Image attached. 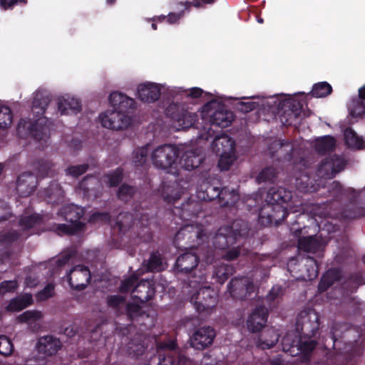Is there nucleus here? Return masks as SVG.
Returning a JSON list of instances; mask_svg holds the SVG:
<instances>
[{"instance_id":"57","label":"nucleus","mask_w":365,"mask_h":365,"mask_svg":"<svg viewBox=\"0 0 365 365\" xmlns=\"http://www.w3.org/2000/svg\"><path fill=\"white\" fill-rule=\"evenodd\" d=\"M43 314L38 310H27L18 316L17 319L21 323H33L41 319Z\"/></svg>"},{"instance_id":"12","label":"nucleus","mask_w":365,"mask_h":365,"mask_svg":"<svg viewBox=\"0 0 365 365\" xmlns=\"http://www.w3.org/2000/svg\"><path fill=\"white\" fill-rule=\"evenodd\" d=\"M205 232L202 227L192 224H186L182 226L176 232L173 238V244L175 247H180V241L185 240V245L194 246L191 243L199 245L204 241Z\"/></svg>"},{"instance_id":"9","label":"nucleus","mask_w":365,"mask_h":365,"mask_svg":"<svg viewBox=\"0 0 365 365\" xmlns=\"http://www.w3.org/2000/svg\"><path fill=\"white\" fill-rule=\"evenodd\" d=\"M165 115L176 123L178 130L192 127L197 120V115L190 113L180 103H170L165 109Z\"/></svg>"},{"instance_id":"15","label":"nucleus","mask_w":365,"mask_h":365,"mask_svg":"<svg viewBox=\"0 0 365 365\" xmlns=\"http://www.w3.org/2000/svg\"><path fill=\"white\" fill-rule=\"evenodd\" d=\"M227 289L234 299L245 300L254 293L255 287L247 277H235L228 284Z\"/></svg>"},{"instance_id":"28","label":"nucleus","mask_w":365,"mask_h":365,"mask_svg":"<svg viewBox=\"0 0 365 365\" xmlns=\"http://www.w3.org/2000/svg\"><path fill=\"white\" fill-rule=\"evenodd\" d=\"M158 191L164 201L169 204L175 205L181 196V189L175 180L173 182L163 181Z\"/></svg>"},{"instance_id":"2","label":"nucleus","mask_w":365,"mask_h":365,"mask_svg":"<svg viewBox=\"0 0 365 365\" xmlns=\"http://www.w3.org/2000/svg\"><path fill=\"white\" fill-rule=\"evenodd\" d=\"M150 217L147 210L140 207L134 210V213H120L115 222V227L123 235L136 233V237L140 241L149 242L153 235L150 227Z\"/></svg>"},{"instance_id":"34","label":"nucleus","mask_w":365,"mask_h":365,"mask_svg":"<svg viewBox=\"0 0 365 365\" xmlns=\"http://www.w3.org/2000/svg\"><path fill=\"white\" fill-rule=\"evenodd\" d=\"M212 149L215 153H232L235 149V143L228 135L222 134L215 137Z\"/></svg>"},{"instance_id":"55","label":"nucleus","mask_w":365,"mask_h":365,"mask_svg":"<svg viewBox=\"0 0 365 365\" xmlns=\"http://www.w3.org/2000/svg\"><path fill=\"white\" fill-rule=\"evenodd\" d=\"M110 187L118 186L123 179V169L120 167L105 175Z\"/></svg>"},{"instance_id":"48","label":"nucleus","mask_w":365,"mask_h":365,"mask_svg":"<svg viewBox=\"0 0 365 365\" xmlns=\"http://www.w3.org/2000/svg\"><path fill=\"white\" fill-rule=\"evenodd\" d=\"M234 272L235 268L232 265L222 264L215 267L213 275L218 283L223 284Z\"/></svg>"},{"instance_id":"7","label":"nucleus","mask_w":365,"mask_h":365,"mask_svg":"<svg viewBox=\"0 0 365 365\" xmlns=\"http://www.w3.org/2000/svg\"><path fill=\"white\" fill-rule=\"evenodd\" d=\"M279 118L282 123L286 126L296 125L302 119L303 104L292 98L284 99L279 102Z\"/></svg>"},{"instance_id":"50","label":"nucleus","mask_w":365,"mask_h":365,"mask_svg":"<svg viewBox=\"0 0 365 365\" xmlns=\"http://www.w3.org/2000/svg\"><path fill=\"white\" fill-rule=\"evenodd\" d=\"M42 222V217L37 214H32L27 216H22L19 222V225L24 231L29 230L38 226Z\"/></svg>"},{"instance_id":"49","label":"nucleus","mask_w":365,"mask_h":365,"mask_svg":"<svg viewBox=\"0 0 365 365\" xmlns=\"http://www.w3.org/2000/svg\"><path fill=\"white\" fill-rule=\"evenodd\" d=\"M226 227L230 230V232L232 235H235L236 240L238 237H244L249 232L248 224L241 219L235 220L231 225H226Z\"/></svg>"},{"instance_id":"37","label":"nucleus","mask_w":365,"mask_h":365,"mask_svg":"<svg viewBox=\"0 0 365 365\" xmlns=\"http://www.w3.org/2000/svg\"><path fill=\"white\" fill-rule=\"evenodd\" d=\"M233 120V113L227 110H216L210 116V124L220 128L230 126Z\"/></svg>"},{"instance_id":"6","label":"nucleus","mask_w":365,"mask_h":365,"mask_svg":"<svg viewBox=\"0 0 365 365\" xmlns=\"http://www.w3.org/2000/svg\"><path fill=\"white\" fill-rule=\"evenodd\" d=\"M179 150L175 145L164 144L157 147L152 153L151 160L153 165L162 170L173 168L177 164Z\"/></svg>"},{"instance_id":"58","label":"nucleus","mask_w":365,"mask_h":365,"mask_svg":"<svg viewBox=\"0 0 365 365\" xmlns=\"http://www.w3.org/2000/svg\"><path fill=\"white\" fill-rule=\"evenodd\" d=\"M126 299L125 297L115 294L109 295L107 297L106 302L108 307L114 309L118 314H120L119 311L123 307H125Z\"/></svg>"},{"instance_id":"35","label":"nucleus","mask_w":365,"mask_h":365,"mask_svg":"<svg viewBox=\"0 0 365 365\" xmlns=\"http://www.w3.org/2000/svg\"><path fill=\"white\" fill-rule=\"evenodd\" d=\"M41 195L48 203L56 205L63 200L64 190L57 181L53 180L46 188L43 189Z\"/></svg>"},{"instance_id":"36","label":"nucleus","mask_w":365,"mask_h":365,"mask_svg":"<svg viewBox=\"0 0 365 365\" xmlns=\"http://www.w3.org/2000/svg\"><path fill=\"white\" fill-rule=\"evenodd\" d=\"M61 214L66 222L73 225L81 222L80 220L83 217L85 210L81 206L68 204L61 208Z\"/></svg>"},{"instance_id":"10","label":"nucleus","mask_w":365,"mask_h":365,"mask_svg":"<svg viewBox=\"0 0 365 365\" xmlns=\"http://www.w3.org/2000/svg\"><path fill=\"white\" fill-rule=\"evenodd\" d=\"M125 313L128 320L142 329H149L155 325V319L140 305L129 302L125 304Z\"/></svg>"},{"instance_id":"27","label":"nucleus","mask_w":365,"mask_h":365,"mask_svg":"<svg viewBox=\"0 0 365 365\" xmlns=\"http://www.w3.org/2000/svg\"><path fill=\"white\" fill-rule=\"evenodd\" d=\"M324 179L312 178L307 173H301L296 177L295 185L298 190L302 192H317L320 191Z\"/></svg>"},{"instance_id":"44","label":"nucleus","mask_w":365,"mask_h":365,"mask_svg":"<svg viewBox=\"0 0 365 365\" xmlns=\"http://www.w3.org/2000/svg\"><path fill=\"white\" fill-rule=\"evenodd\" d=\"M344 140L346 145L349 148L361 150L365 147V140L361 137L358 136L356 133L351 128L345 130Z\"/></svg>"},{"instance_id":"62","label":"nucleus","mask_w":365,"mask_h":365,"mask_svg":"<svg viewBox=\"0 0 365 365\" xmlns=\"http://www.w3.org/2000/svg\"><path fill=\"white\" fill-rule=\"evenodd\" d=\"M350 115L352 117H361L365 114V101L361 100L353 101L349 107Z\"/></svg>"},{"instance_id":"33","label":"nucleus","mask_w":365,"mask_h":365,"mask_svg":"<svg viewBox=\"0 0 365 365\" xmlns=\"http://www.w3.org/2000/svg\"><path fill=\"white\" fill-rule=\"evenodd\" d=\"M61 346L59 339L48 335L38 339L36 348L39 353L45 354L47 356H53L57 353Z\"/></svg>"},{"instance_id":"5","label":"nucleus","mask_w":365,"mask_h":365,"mask_svg":"<svg viewBox=\"0 0 365 365\" xmlns=\"http://www.w3.org/2000/svg\"><path fill=\"white\" fill-rule=\"evenodd\" d=\"M198 197L205 201L217 200L222 207L233 206L238 200V195L234 190L230 192L226 187L220 190L218 186L208 182L201 185Z\"/></svg>"},{"instance_id":"14","label":"nucleus","mask_w":365,"mask_h":365,"mask_svg":"<svg viewBox=\"0 0 365 365\" xmlns=\"http://www.w3.org/2000/svg\"><path fill=\"white\" fill-rule=\"evenodd\" d=\"M346 163L339 155L334 154L323 159L317 168V175L319 178L330 179L343 170Z\"/></svg>"},{"instance_id":"26","label":"nucleus","mask_w":365,"mask_h":365,"mask_svg":"<svg viewBox=\"0 0 365 365\" xmlns=\"http://www.w3.org/2000/svg\"><path fill=\"white\" fill-rule=\"evenodd\" d=\"M137 95L142 102L154 103L160 98L161 89L157 83L146 82L138 86Z\"/></svg>"},{"instance_id":"39","label":"nucleus","mask_w":365,"mask_h":365,"mask_svg":"<svg viewBox=\"0 0 365 365\" xmlns=\"http://www.w3.org/2000/svg\"><path fill=\"white\" fill-rule=\"evenodd\" d=\"M143 265L147 272H161L165 269L162 254L158 251L150 253L148 260L143 262Z\"/></svg>"},{"instance_id":"54","label":"nucleus","mask_w":365,"mask_h":365,"mask_svg":"<svg viewBox=\"0 0 365 365\" xmlns=\"http://www.w3.org/2000/svg\"><path fill=\"white\" fill-rule=\"evenodd\" d=\"M20 236V232L17 230L0 232V245L9 248L14 242L19 239Z\"/></svg>"},{"instance_id":"1","label":"nucleus","mask_w":365,"mask_h":365,"mask_svg":"<svg viewBox=\"0 0 365 365\" xmlns=\"http://www.w3.org/2000/svg\"><path fill=\"white\" fill-rule=\"evenodd\" d=\"M51 101L49 96L37 92L34 98L31 111L36 119H21L17 125V133L20 138L31 137L36 141L42 140L48 130L43 115Z\"/></svg>"},{"instance_id":"41","label":"nucleus","mask_w":365,"mask_h":365,"mask_svg":"<svg viewBox=\"0 0 365 365\" xmlns=\"http://www.w3.org/2000/svg\"><path fill=\"white\" fill-rule=\"evenodd\" d=\"M86 224L78 222L77 224H55L53 226L54 232L58 235H74L84 230Z\"/></svg>"},{"instance_id":"31","label":"nucleus","mask_w":365,"mask_h":365,"mask_svg":"<svg viewBox=\"0 0 365 365\" xmlns=\"http://www.w3.org/2000/svg\"><path fill=\"white\" fill-rule=\"evenodd\" d=\"M230 229L226 226L218 229L213 237V245L216 249L227 250L236 243L235 235H232Z\"/></svg>"},{"instance_id":"20","label":"nucleus","mask_w":365,"mask_h":365,"mask_svg":"<svg viewBox=\"0 0 365 365\" xmlns=\"http://www.w3.org/2000/svg\"><path fill=\"white\" fill-rule=\"evenodd\" d=\"M199 257L192 252H185L177 258L174 272L177 276L191 274L199 263Z\"/></svg>"},{"instance_id":"8","label":"nucleus","mask_w":365,"mask_h":365,"mask_svg":"<svg viewBox=\"0 0 365 365\" xmlns=\"http://www.w3.org/2000/svg\"><path fill=\"white\" fill-rule=\"evenodd\" d=\"M319 314L312 309L302 310L297 316L296 329L298 335L316 336L319 329Z\"/></svg>"},{"instance_id":"47","label":"nucleus","mask_w":365,"mask_h":365,"mask_svg":"<svg viewBox=\"0 0 365 365\" xmlns=\"http://www.w3.org/2000/svg\"><path fill=\"white\" fill-rule=\"evenodd\" d=\"M149 145L135 148L132 153V163L135 167H143L148 162Z\"/></svg>"},{"instance_id":"63","label":"nucleus","mask_w":365,"mask_h":365,"mask_svg":"<svg viewBox=\"0 0 365 365\" xmlns=\"http://www.w3.org/2000/svg\"><path fill=\"white\" fill-rule=\"evenodd\" d=\"M14 346L11 341L4 335L0 336V354L9 356L12 354Z\"/></svg>"},{"instance_id":"56","label":"nucleus","mask_w":365,"mask_h":365,"mask_svg":"<svg viewBox=\"0 0 365 365\" xmlns=\"http://www.w3.org/2000/svg\"><path fill=\"white\" fill-rule=\"evenodd\" d=\"M13 115L11 108L7 106L0 105V129H6L11 125Z\"/></svg>"},{"instance_id":"4","label":"nucleus","mask_w":365,"mask_h":365,"mask_svg":"<svg viewBox=\"0 0 365 365\" xmlns=\"http://www.w3.org/2000/svg\"><path fill=\"white\" fill-rule=\"evenodd\" d=\"M282 344L283 351L291 355H294V349L296 348V354L299 352L301 361L307 364L310 361L312 353L317 347L318 341L315 336L298 335L293 339L291 334H287L283 337Z\"/></svg>"},{"instance_id":"11","label":"nucleus","mask_w":365,"mask_h":365,"mask_svg":"<svg viewBox=\"0 0 365 365\" xmlns=\"http://www.w3.org/2000/svg\"><path fill=\"white\" fill-rule=\"evenodd\" d=\"M287 207L282 205H264L259 210L258 220L262 225L267 227L274 223L280 225L288 216Z\"/></svg>"},{"instance_id":"13","label":"nucleus","mask_w":365,"mask_h":365,"mask_svg":"<svg viewBox=\"0 0 365 365\" xmlns=\"http://www.w3.org/2000/svg\"><path fill=\"white\" fill-rule=\"evenodd\" d=\"M355 192V189L352 187H344L337 180L327 183L324 179L320 191L317 192L321 196L331 197L333 202L341 203L343 200H347L350 196H353Z\"/></svg>"},{"instance_id":"45","label":"nucleus","mask_w":365,"mask_h":365,"mask_svg":"<svg viewBox=\"0 0 365 365\" xmlns=\"http://www.w3.org/2000/svg\"><path fill=\"white\" fill-rule=\"evenodd\" d=\"M335 147L336 140L331 135L323 136L316 141L315 149L320 154L333 151Z\"/></svg>"},{"instance_id":"25","label":"nucleus","mask_w":365,"mask_h":365,"mask_svg":"<svg viewBox=\"0 0 365 365\" xmlns=\"http://www.w3.org/2000/svg\"><path fill=\"white\" fill-rule=\"evenodd\" d=\"M38 183V177L31 172H24L18 176L16 191L21 197L32 194Z\"/></svg>"},{"instance_id":"43","label":"nucleus","mask_w":365,"mask_h":365,"mask_svg":"<svg viewBox=\"0 0 365 365\" xmlns=\"http://www.w3.org/2000/svg\"><path fill=\"white\" fill-rule=\"evenodd\" d=\"M32 303L33 298L31 294H25L12 299L7 306V310L11 312H19L32 304Z\"/></svg>"},{"instance_id":"64","label":"nucleus","mask_w":365,"mask_h":365,"mask_svg":"<svg viewBox=\"0 0 365 365\" xmlns=\"http://www.w3.org/2000/svg\"><path fill=\"white\" fill-rule=\"evenodd\" d=\"M97 183L98 182L93 175H88L79 182L78 187L83 191L84 194H88L90 190L93 189L92 185Z\"/></svg>"},{"instance_id":"53","label":"nucleus","mask_w":365,"mask_h":365,"mask_svg":"<svg viewBox=\"0 0 365 365\" xmlns=\"http://www.w3.org/2000/svg\"><path fill=\"white\" fill-rule=\"evenodd\" d=\"M135 192V187L123 183L118 187L116 195L120 201L128 202L133 197Z\"/></svg>"},{"instance_id":"46","label":"nucleus","mask_w":365,"mask_h":365,"mask_svg":"<svg viewBox=\"0 0 365 365\" xmlns=\"http://www.w3.org/2000/svg\"><path fill=\"white\" fill-rule=\"evenodd\" d=\"M320 247L319 241L314 236L299 237L298 248L307 252L316 253Z\"/></svg>"},{"instance_id":"3","label":"nucleus","mask_w":365,"mask_h":365,"mask_svg":"<svg viewBox=\"0 0 365 365\" xmlns=\"http://www.w3.org/2000/svg\"><path fill=\"white\" fill-rule=\"evenodd\" d=\"M206 280L200 276H190L187 279V287L195 289L190 298V302L198 313H210L217 305V295L210 287H202L201 284Z\"/></svg>"},{"instance_id":"16","label":"nucleus","mask_w":365,"mask_h":365,"mask_svg":"<svg viewBox=\"0 0 365 365\" xmlns=\"http://www.w3.org/2000/svg\"><path fill=\"white\" fill-rule=\"evenodd\" d=\"M103 127L112 130H123L130 124L131 119L128 114L116 109L106 110L100 115Z\"/></svg>"},{"instance_id":"23","label":"nucleus","mask_w":365,"mask_h":365,"mask_svg":"<svg viewBox=\"0 0 365 365\" xmlns=\"http://www.w3.org/2000/svg\"><path fill=\"white\" fill-rule=\"evenodd\" d=\"M202 210V203L199 201L189 198L182 203L180 207L175 206L173 213L184 221L190 220L195 217Z\"/></svg>"},{"instance_id":"52","label":"nucleus","mask_w":365,"mask_h":365,"mask_svg":"<svg viewBox=\"0 0 365 365\" xmlns=\"http://www.w3.org/2000/svg\"><path fill=\"white\" fill-rule=\"evenodd\" d=\"M332 92L331 86L326 81L315 83L311 91L312 96L316 98H324Z\"/></svg>"},{"instance_id":"38","label":"nucleus","mask_w":365,"mask_h":365,"mask_svg":"<svg viewBox=\"0 0 365 365\" xmlns=\"http://www.w3.org/2000/svg\"><path fill=\"white\" fill-rule=\"evenodd\" d=\"M279 335L272 328L264 330L259 335L257 346L262 349L272 348L279 341Z\"/></svg>"},{"instance_id":"24","label":"nucleus","mask_w":365,"mask_h":365,"mask_svg":"<svg viewBox=\"0 0 365 365\" xmlns=\"http://www.w3.org/2000/svg\"><path fill=\"white\" fill-rule=\"evenodd\" d=\"M268 315V309L264 306H257L247 318V329L253 333L259 331L266 325Z\"/></svg>"},{"instance_id":"51","label":"nucleus","mask_w":365,"mask_h":365,"mask_svg":"<svg viewBox=\"0 0 365 365\" xmlns=\"http://www.w3.org/2000/svg\"><path fill=\"white\" fill-rule=\"evenodd\" d=\"M53 163L47 160L39 159L35 163V168L37 170V177L43 178L48 176H52L53 170L52 169Z\"/></svg>"},{"instance_id":"29","label":"nucleus","mask_w":365,"mask_h":365,"mask_svg":"<svg viewBox=\"0 0 365 365\" xmlns=\"http://www.w3.org/2000/svg\"><path fill=\"white\" fill-rule=\"evenodd\" d=\"M292 197V192L282 187H272L266 196L265 205H282L288 202Z\"/></svg>"},{"instance_id":"30","label":"nucleus","mask_w":365,"mask_h":365,"mask_svg":"<svg viewBox=\"0 0 365 365\" xmlns=\"http://www.w3.org/2000/svg\"><path fill=\"white\" fill-rule=\"evenodd\" d=\"M155 289L149 280H141L133 289V298L144 303L150 300L155 295Z\"/></svg>"},{"instance_id":"61","label":"nucleus","mask_w":365,"mask_h":365,"mask_svg":"<svg viewBox=\"0 0 365 365\" xmlns=\"http://www.w3.org/2000/svg\"><path fill=\"white\" fill-rule=\"evenodd\" d=\"M341 272L337 269H331L327 272L326 276L324 277L322 282L326 283L328 288L333 285L336 282H339L341 279Z\"/></svg>"},{"instance_id":"59","label":"nucleus","mask_w":365,"mask_h":365,"mask_svg":"<svg viewBox=\"0 0 365 365\" xmlns=\"http://www.w3.org/2000/svg\"><path fill=\"white\" fill-rule=\"evenodd\" d=\"M277 177V171L274 167H267L262 169L258 176L257 180L259 182H273Z\"/></svg>"},{"instance_id":"32","label":"nucleus","mask_w":365,"mask_h":365,"mask_svg":"<svg viewBox=\"0 0 365 365\" xmlns=\"http://www.w3.org/2000/svg\"><path fill=\"white\" fill-rule=\"evenodd\" d=\"M57 105L61 115L77 114L81 111V101L69 96L58 98Z\"/></svg>"},{"instance_id":"22","label":"nucleus","mask_w":365,"mask_h":365,"mask_svg":"<svg viewBox=\"0 0 365 365\" xmlns=\"http://www.w3.org/2000/svg\"><path fill=\"white\" fill-rule=\"evenodd\" d=\"M364 349L363 343L357 340L345 343L344 351L336 357L343 359L341 365H356L358 358L362 354Z\"/></svg>"},{"instance_id":"19","label":"nucleus","mask_w":365,"mask_h":365,"mask_svg":"<svg viewBox=\"0 0 365 365\" xmlns=\"http://www.w3.org/2000/svg\"><path fill=\"white\" fill-rule=\"evenodd\" d=\"M177 344L174 341L168 343H160L157 346V353L158 354V365H176L179 361L180 354L177 349Z\"/></svg>"},{"instance_id":"40","label":"nucleus","mask_w":365,"mask_h":365,"mask_svg":"<svg viewBox=\"0 0 365 365\" xmlns=\"http://www.w3.org/2000/svg\"><path fill=\"white\" fill-rule=\"evenodd\" d=\"M146 349L147 346H145L140 335H137L134 338L130 339L127 344L128 354L132 358H138L143 356Z\"/></svg>"},{"instance_id":"18","label":"nucleus","mask_w":365,"mask_h":365,"mask_svg":"<svg viewBox=\"0 0 365 365\" xmlns=\"http://www.w3.org/2000/svg\"><path fill=\"white\" fill-rule=\"evenodd\" d=\"M215 336V330L212 327H200L190 337V345L196 349L203 350L212 344Z\"/></svg>"},{"instance_id":"21","label":"nucleus","mask_w":365,"mask_h":365,"mask_svg":"<svg viewBox=\"0 0 365 365\" xmlns=\"http://www.w3.org/2000/svg\"><path fill=\"white\" fill-rule=\"evenodd\" d=\"M347 200L348 202L342 206L339 212L340 217L344 220H351L365 216V207L359 205L358 195L355 192Z\"/></svg>"},{"instance_id":"42","label":"nucleus","mask_w":365,"mask_h":365,"mask_svg":"<svg viewBox=\"0 0 365 365\" xmlns=\"http://www.w3.org/2000/svg\"><path fill=\"white\" fill-rule=\"evenodd\" d=\"M204 158L195 150L187 151L182 157V166L187 170L198 168L203 162Z\"/></svg>"},{"instance_id":"60","label":"nucleus","mask_w":365,"mask_h":365,"mask_svg":"<svg viewBox=\"0 0 365 365\" xmlns=\"http://www.w3.org/2000/svg\"><path fill=\"white\" fill-rule=\"evenodd\" d=\"M363 278L359 274H352L349 276L346 282H344V288L349 292H354L358 287L362 284Z\"/></svg>"},{"instance_id":"17","label":"nucleus","mask_w":365,"mask_h":365,"mask_svg":"<svg viewBox=\"0 0 365 365\" xmlns=\"http://www.w3.org/2000/svg\"><path fill=\"white\" fill-rule=\"evenodd\" d=\"M67 279L70 287L73 289L83 290L91 279L90 269L84 265H77L67 274Z\"/></svg>"}]
</instances>
